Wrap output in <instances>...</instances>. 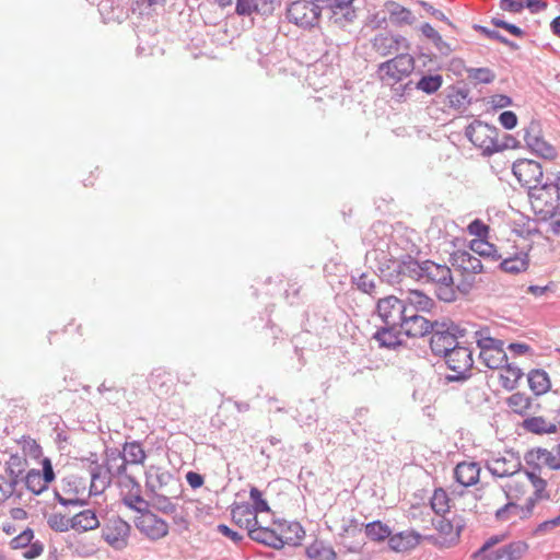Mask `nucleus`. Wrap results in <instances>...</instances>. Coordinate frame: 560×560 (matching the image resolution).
I'll return each instance as SVG.
<instances>
[{"label": "nucleus", "instance_id": "nucleus-34", "mask_svg": "<svg viewBox=\"0 0 560 560\" xmlns=\"http://www.w3.org/2000/svg\"><path fill=\"white\" fill-rule=\"evenodd\" d=\"M506 405L513 408L514 413L524 417L533 409V399L523 392L512 394L506 398Z\"/></svg>", "mask_w": 560, "mask_h": 560}, {"label": "nucleus", "instance_id": "nucleus-55", "mask_svg": "<svg viewBox=\"0 0 560 560\" xmlns=\"http://www.w3.org/2000/svg\"><path fill=\"white\" fill-rule=\"evenodd\" d=\"M258 2L256 0H236L235 2V14L238 16L258 14Z\"/></svg>", "mask_w": 560, "mask_h": 560}, {"label": "nucleus", "instance_id": "nucleus-54", "mask_svg": "<svg viewBox=\"0 0 560 560\" xmlns=\"http://www.w3.org/2000/svg\"><path fill=\"white\" fill-rule=\"evenodd\" d=\"M244 505H246V502H234L231 505V520L240 528H243L244 520L252 513V511H245Z\"/></svg>", "mask_w": 560, "mask_h": 560}, {"label": "nucleus", "instance_id": "nucleus-62", "mask_svg": "<svg viewBox=\"0 0 560 560\" xmlns=\"http://www.w3.org/2000/svg\"><path fill=\"white\" fill-rule=\"evenodd\" d=\"M509 501L502 505L500 509H498L494 513V517L498 522H504L509 518L510 513L514 510H518L520 504H517L516 501H513L512 499H508Z\"/></svg>", "mask_w": 560, "mask_h": 560}, {"label": "nucleus", "instance_id": "nucleus-7", "mask_svg": "<svg viewBox=\"0 0 560 560\" xmlns=\"http://www.w3.org/2000/svg\"><path fill=\"white\" fill-rule=\"evenodd\" d=\"M512 174L521 186H527L532 182L542 183L544 168L540 162L532 159H517L512 164Z\"/></svg>", "mask_w": 560, "mask_h": 560}, {"label": "nucleus", "instance_id": "nucleus-16", "mask_svg": "<svg viewBox=\"0 0 560 560\" xmlns=\"http://www.w3.org/2000/svg\"><path fill=\"white\" fill-rule=\"evenodd\" d=\"M422 540V535L413 529L390 534L388 548L394 552H407L415 549Z\"/></svg>", "mask_w": 560, "mask_h": 560}, {"label": "nucleus", "instance_id": "nucleus-53", "mask_svg": "<svg viewBox=\"0 0 560 560\" xmlns=\"http://www.w3.org/2000/svg\"><path fill=\"white\" fill-rule=\"evenodd\" d=\"M459 257H464V262L468 264L466 265L467 273H482L485 272L483 265L479 258L470 254L468 250L463 249L460 252Z\"/></svg>", "mask_w": 560, "mask_h": 560}, {"label": "nucleus", "instance_id": "nucleus-42", "mask_svg": "<svg viewBox=\"0 0 560 560\" xmlns=\"http://www.w3.org/2000/svg\"><path fill=\"white\" fill-rule=\"evenodd\" d=\"M152 502V508L162 514H173L176 512V505L171 501V498L162 493L148 495Z\"/></svg>", "mask_w": 560, "mask_h": 560}, {"label": "nucleus", "instance_id": "nucleus-22", "mask_svg": "<svg viewBox=\"0 0 560 560\" xmlns=\"http://www.w3.org/2000/svg\"><path fill=\"white\" fill-rule=\"evenodd\" d=\"M415 73L420 75L419 80L415 83L416 90L427 95L435 94L443 85V75L438 72H424V69L416 68Z\"/></svg>", "mask_w": 560, "mask_h": 560}, {"label": "nucleus", "instance_id": "nucleus-27", "mask_svg": "<svg viewBox=\"0 0 560 560\" xmlns=\"http://www.w3.org/2000/svg\"><path fill=\"white\" fill-rule=\"evenodd\" d=\"M121 503L129 510L140 514L138 517H151L155 514L150 510L152 503L145 500L142 493H126L121 498Z\"/></svg>", "mask_w": 560, "mask_h": 560}, {"label": "nucleus", "instance_id": "nucleus-10", "mask_svg": "<svg viewBox=\"0 0 560 560\" xmlns=\"http://www.w3.org/2000/svg\"><path fill=\"white\" fill-rule=\"evenodd\" d=\"M401 335H404V332L401 328H399V325L383 324V326L377 327L372 339L377 343L380 349L398 351L400 348L407 346Z\"/></svg>", "mask_w": 560, "mask_h": 560}, {"label": "nucleus", "instance_id": "nucleus-23", "mask_svg": "<svg viewBox=\"0 0 560 560\" xmlns=\"http://www.w3.org/2000/svg\"><path fill=\"white\" fill-rule=\"evenodd\" d=\"M423 271L420 272L422 275L423 283L436 284L439 283L444 276H452V270L446 264H439L431 259L422 260Z\"/></svg>", "mask_w": 560, "mask_h": 560}, {"label": "nucleus", "instance_id": "nucleus-8", "mask_svg": "<svg viewBox=\"0 0 560 560\" xmlns=\"http://www.w3.org/2000/svg\"><path fill=\"white\" fill-rule=\"evenodd\" d=\"M372 47L380 56L385 57L404 49L409 52L411 43L400 34L378 33L371 39Z\"/></svg>", "mask_w": 560, "mask_h": 560}, {"label": "nucleus", "instance_id": "nucleus-26", "mask_svg": "<svg viewBox=\"0 0 560 560\" xmlns=\"http://www.w3.org/2000/svg\"><path fill=\"white\" fill-rule=\"evenodd\" d=\"M528 386L538 397L547 394L551 388L549 374L544 369H533L527 374Z\"/></svg>", "mask_w": 560, "mask_h": 560}, {"label": "nucleus", "instance_id": "nucleus-13", "mask_svg": "<svg viewBox=\"0 0 560 560\" xmlns=\"http://www.w3.org/2000/svg\"><path fill=\"white\" fill-rule=\"evenodd\" d=\"M120 450L122 462L116 467V475L125 474L128 465H142L147 459V453L141 441H126Z\"/></svg>", "mask_w": 560, "mask_h": 560}, {"label": "nucleus", "instance_id": "nucleus-32", "mask_svg": "<svg viewBox=\"0 0 560 560\" xmlns=\"http://www.w3.org/2000/svg\"><path fill=\"white\" fill-rule=\"evenodd\" d=\"M249 499L252 503L246 502L244 505L245 511H252V513H272V510L268 501L264 498V493L255 486H249Z\"/></svg>", "mask_w": 560, "mask_h": 560}, {"label": "nucleus", "instance_id": "nucleus-37", "mask_svg": "<svg viewBox=\"0 0 560 560\" xmlns=\"http://www.w3.org/2000/svg\"><path fill=\"white\" fill-rule=\"evenodd\" d=\"M325 2L329 8L345 11L337 21H354L358 16L357 9L353 7L354 0H326Z\"/></svg>", "mask_w": 560, "mask_h": 560}, {"label": "nucleus", "instance_id": "nucleus-29", "mask_svg": "<svg viewBox=\"0 0 560 560\" xmlns=\"http://www.w3.org/2000/svg\"><path fill=\"white\" fill-rule=\"evenodd\" d=\"M364 534L370 541L382 544L389 541L392 527L383 523L381 520H374L364 525Z\"/></svg>", "mask_w": 560, "mask_h": 560}, {"label": "nucleus", "instance_id": "nucleus-5", "mask_svg": "<svg viewBox=\"0 0 560 560\" xmlns=\"http://www.w3.org/2000/svg\"><path fill=\"white\" fill-rule=\"evenodd\" d=\"M130 533V524L120 516L110 518L102 527V538L117 551L127 548Z\"/></svg>", "mask_w": 560, "mask_h": 560}, {"label": "nucleus", "instance_id": "nucleus-41", "mask_svg": "<svg viewBox=\"0 0 560 560\" xmlns=\"http://www.w3.org/2000/svg\"><path fill=\"white\" fill-rule=\"evenodd\" d=\"M104 454H105V460H104L103 465L105 467V475H108V477H110V478H115L116 477L115 470H116V467L118 466V465H116V463L118 460L122 462L121 450L118 447L106 446Z\"/></svg>", "mask_w": 560, "mask_h": 560}, {"label": "nucleus", "instance_id": "nucleus-44", "mask_svg": "<svg viewBox=\"0 0 560 560\" xmlns=\"http://www.w3.org/2000/svg\"><path fill=\"white\" fill-rule=\"evenodd\" d=\"M48 527L56 533H66L69 529H73L71 517L67 518L60 513H52L47 517Z\"/></svg>", "mask_w": 560, "mask_h": 560}, {"label": "nucleus", "instance_id": "nucleus-33", "mask_svg": "<svg viewBox=\"0 0 560 560\" xmlns=\"http://www.w3.org/2000/svg\"><path fill=\"white\" fill-rule=\"evenodd\" d=\"M435 285L434 294L439 301L453 303L457 300L453 275L447 278L444 276Z\"/></svg>", "mask_w": 560, "mask_h": 560}, {"label": "nucleus", "instance_id": "nucleus-64", "mask_svg": "<svg viewBox=\"0 0 560 560\" xmlns=\"http://www.w3.org/2000/svg\"><path fill=\"white\" fill-rule=\"evenodd\" d=\"M218 533H220L222 536L229 538L232 540L235 545H240L244 540V536L237 532L228 526L226 524H219L217 526Z\"/></svg>", "mask_w": 560, "mask_h": 560}, {"label": "nucleus", "instance_id": "nucleus-45", "mask_svg": "<svg viewBox=\"0 0 560 560\" xmlns=\"http://www.w3.org/2000/svg\"><path fill=\"white\" fill-rule=\"evenodd\" d=\"M351 283L355 285V288L362 293L369 294L374 298L375 293V282L372 279H369L366 272H361L358 276L354 273L351 275Z\"/></svg>", "mask_w": 560, "mask_h": 560}, {"label": "nucleus", "instance_id": "nucleus-58", "mask_svg": "<svg viewBox=\"0 0 560 560\" xmlns=\"http://www.w3.org/2000/svg\"><path fill=\"white\" fill-rule=\"evenodd\" d=\"M493 142H497V139L492 138L491 135H478V138H476V141H472V145L481 150V155L485 158H490L494 153H488L489 147L493 144Z\"/></svg>", "mask_w": 560, "mask_h": 560}, {"label": "nucleus", "instance_id": "nucleus-31", "mask_svg": "<svg viewBox=\"0 0 560 560\" xmlns=\"http://www.w3.org/2000/svg\"><path fill=\"white\" fill-rule=\"evenodd\" d=\"M447 104L453 109H460L464 106V98L469 94V88L464 81H458L446 89Z\"/></svg>", "mask_w": 560, "mask_h": 560}, {"label": "nucleus", "instance_id": "nucleus-4", "mask_svg": "<svg viewBox=\"0 0 560 560\" xmlns=\"http://www.w3.org/2000/svg\"><path fill=\"white\" fill-rule=\"evenodd\" d=\"M523 138L526 148L536 156L553 161L558 156L557 149L542 137L541 122L532 119L527 127L523 128Z\"/></svg>", "mask_w": 560, "mask_h": 560}, {"label": "nucleus", "instance_id": "nucleus-38", "mask_svg": "<svg viewBox=\"0 0 560 560\" xmlns=\"http://www.w3.org/2000/svg\"><path fill=\"white\" fill-rule=\"evenodd\" d=\"M468 79L475 81V84H491L495 80V72L488 67L466 68Z\"/></svg>", "mask_w": 560, "mask_h": 560}, {"label": "nucleus", "instance_id": "nucleus-25", "mask_svg": "<svg viewBox=\"0 0 560 560\" xmlns=\"http://www.w3.org/2000/svg\"><path fill=\"white\" fill-rule=\"evenodd\" d=\"M384 7L389 12L392 23L397 26L412 25L416 22V16L412 12L394 0H387Z\"/></svg>", "mask_w": 560, "mask_h": 560}, {"label": "nucleus", "instance_id": "nucleus-2", "mask_svg": "<svg viewBox=\"0 0 560 560\" xmlns=\"http://www.w3.org/2000/svg\"><path fill=\"white\" fill-rule=\"evenodd\" d=\"M416 72L415 56L410 52L396 54L393 58L377 66L376 74L383 83L393 84L401 82L405 78Z\"/></svg>", "mask_w": 560, "mask_h": 560}, {"label": "nucleus", "instance_id": "nucleus-46", "mask_svg": "<svg viewBox=\"0 0 560 560\" xmlns=\"http://www.w3.org/2000/svg\"><path fill=\"white\" fill-rule=\"evenodd\" d=\"M545 423L546 419L542 416H530L525 418L521 427L529 433L536 434V435H544L545 434Z\"/></svg>", "mask_w": 560, "mask_h": 560}, {"label": "nucleus", "instance_id": "nucleus-21", "mask_svg": "<svg viewBox=\"0 0 560 560\" xmlns=\"http://www.w3.org/2000/svg\"><path fill=\"white\" fill-rule=\"evenodd\" d=\"M272 524L277 525L281 533H291L293 536L284 537V540L291 539V544H287L291 547H300L302 540L305 538L306 532L299 521H287L284 518H272Z\"/></svg>", "mask_w": 560, "mask_h": 560}, {"label": "nucleus", "instance_id": "nucleus-20", "mask_svg": "<svg viewBox=\"0 0 560 560\" xmlns=\"http://www.w3.org/2000/svg\"><path fill=\"white\" fill-rule=\"evenodd\" d=\"M249 538L257 544L276 550H281L287 544H291V539H289V541L284 540V536L278 534L277 530L270 526L261 527L255 535H253L252 532Z\"/></svg>", "mask_w": 560, "mask_h": 560}, {"label": "nucleus", "instance_id": "nucleus-48", "mask_svg": "<svg viewBox=\"0 0 560 560\" xmlns=\"http://www.w3.org/2000/svg\"><path fill=\"white\" fill-rule=\"evenodd\" d=\"M35 537V532L31 527H26L24 530H22L18 536L13 537L9 545L11 549H24L31 545Z\"/></svg>", "mask_w": 560, "mask_h": 560}, {"label": "nucleus", "instance_id": "nucleus-57", "mask_svg": "<svg viewBox=\"0 0 560 560\" xmlns=\"http://www.w3.org/2000/svg\"><path fill=\"white\" fill-rule=\"evenodd\" d=\"M523 187L527 189V197H528V199L530 201L532 210L536 214V210L544 209L542 207H540L538 205V202L541 201V194H539V191L544 190V189L540 187V183H536L533 186L532 185H527V186H523Z\"/></svg>", "mask_w": 560, "mask_h": 560}, {"label": "nucleus", "instance_id": "nucleus-49", "mask_svg": "<svg viewBox=\"0 0 560 560\" xmlns=\"http://www.w3.org/2000/svg\"><path fill=\"white\" fill-rule=\"evenodd\" d=\"M23 481L25 483V488L34 495H40L44 492L38 490V486L42 483L39 469H30L24 476Z\"/></svg>", "mask_w": 560, "mask_h": 560}, {"label": "nucleus", "instance_id": "nucleus-14", "mask_svg": "<svg viewBox=\"0 0 560 560\" xmlns=\"http://www.w3.org/2000/svg\"><path fill=\"white\" fill-rule=\"evenodd\" d=\"M448 352L450 354L440 357L444 360L447 369L451 371H457V369H468L471 371L474 368L472 347L457 345V347Z\"/></svg>", "mask_w": 560, "mask_h": 560}, {"label": "nucleus", "instance_id": "nucleus-9", "mask_svg": "<svg viewBox=\"0 0 560 560\" xmlns=\"http://www.w3.org/2000/svg\"><path fill=\"white\" fill-rule=\"evenodd\" d=\"M133 523L136 528L151 541H158L170 533L168 523L156 513L151 517H135Z\"/></svg>", "mask_w": 560, "mask_h": 560}, {"label": "nucleus", "instance_id": "nucleus-19", "mask_svg": "<svg viewBox=\"0 0 560 560\" xmlns=\"http://www.w3.org/2000/svg\"><path fill=\"white\" fill-rule=\"evenodd\" d=\"M481 468L477 462H462L454 468V479L460 486L468 488L479 482Z\"/></svg>", "mask_w": 560, "mask_h": 560}, {"label": "nucleus", "instance_id": "nucleus-59", "mask_svg": "<svg viewBox=\"0 0 560 560\" xmlns=\"http://www.w3.org/2000/svg\"><path fill=\"white\" fill-rule=\"evenodd\" d=\"M524 462L529 468H525L523 466V469L521 472L525 475V471H534L536 475L540 476V472L542 470V464L539 463L537 458H535V455L533 451H526L524 454Z\"/></svg>", "mask_w": 560, "mask_h": 560}, {"label": "nucleus", "instance_id": "nucleus-35", "mask_svg": "<svg viewBox=\"0 0 560 560\" xmlns=\"http://www.w3.org/2000/svg\"><path fill=\"white\" fill-rule=\"evenodd\" d=\"M450 501L447 492L442 487H439L434 489L430 498V506L436 515L443 516L451 510Z\"/></svg>", "mask_w": 560, "mask_h": 560}, {"label": "nucleus", "instance_id": "nucleus-56", "mask_svg": "<svg viewBox=\"0 0 560 560\" xmlns=\"http://www.w3.org/2000/svg\"><path fill=\"white\" fill-rule=\"evenodd\" d=\"M447 322H448V325L453 332L455 341H458L459 346H470L471 347V342L464 339L468 332L467 328H465L464 326H462L460 323H457L450 317H447Z\"/></svg>", "mask_w": 560, "mask_h": 560}, {"label": "nucleus", "instance_id": "nucleus-36", "mask_svg": "<svg viewBox=\"0 0 560 560\" xmlns=\"http://www.w3.org/2000/svg\"><path fill=\"white\" fill-rule=\"evenodd\" d=\"M483 332H489V328L482 327L480 330L475 332L477 347L480 350H493L495 352H503L504 341L493 338L489 335L483 336Z\"/></svg>", "mask_w": 560, "mask_h": 560}, {"label": "nucleus", "instance_id": "nucleus-39", "mask_svg": "<svg viewBox=\"0 0 560 560\" xmlns=\"http://www.w3.org/2000/svg\"><path fill=\"white\" fill-rule=\"evenodd\" d=\"M65 493L80 494L85 491V479L78 475H69L60 480Z\"/></svg>", "mask_w": 560, "mask_h": 560}, {"label": "nucleus", "instance_id": "nucleus-63", "mask_svg": "<svg viewBox=\"0 0 560 560\" xmlns=\"http://www.w3.org/2000/svg\"><path fill=\"white\" fill-rule=\"evenodd\" d=\"M5 464L9 466L10 470H11V468L18 469V472H22V474L25 471V468L28 466V462H27L26 457L23 454L21 455L19 453H12L10 455L9 460Z\"/></svg>", "mask_w": 560, "mask_h": 560}, {"label": "nucleus", "instance_id": "nucleus-18", "mask_svg": "<svg viewBox=\"0 0 560 560\" xmlns=\"http://www.w3.org/2000/svg\"><path fill=\"white\" fill-rule=\"evenodd\" d=\"M407 311L412 307L415 313H429L433 314V310L436 307V302L419 289H410L402 299Z\"/></svg>", "mask_w": 560, "mask_h": 560}, {"label": "nucleus", "instance_id": "nucleus-30", "mask_svg": "<svg viewBox=\"0 0 560 560\" xmlns=\"http://www.w3.org/2000/svg\"><path fill=\"white\" fill-rule=\"evenodd\" d=\"M468 248L480 257L490 258L493 261H499L502 258L497 245L488 240H471L468 243Z\"/></svg>", "mask_w": 560, "mask_h": 560}, {"label": "nucleus", "instance_id": "nucleus-52", "mask_svg": "<svg viewBox=\"0 0 560 560\" xmlns=\"http://www.w3.org/2000/svg\"><path fill=\"white\" fill-rule=\"evenodd\" d=\"M417 3L436 20L444 22L450 28L456 31V25L439 9H435L430 2L418 0Z\"/></svg>", "mask_w": 560, "mask_h": 560}, {"label": "nucleus", "instance_id": "nucleus-12", "mask_svg": "<svg viewBox=\"0 0 560 560\" xmlns=\"http://www.w3.org/2000/svg\"><path fill=\"white\" fill-rule=\"evenodd\" d=\"M528 544L524 540H514L494 550H490L474 560H520L528 551Z\"/></svg>", "mask_w": 560, "mask_h": 560}, {"label": "nucleus", "instance_id": "nucleus-47", "mask_svg": "<svg viewBox=\"0 0 560 560\" xmlns=\"http://www.w3.org/2000/svg\"><path fill=\"white\" fill-rule=\"evenodd\" d=\"M522 147L521 142L510 133H505L503 137V141L499 142L497 139V142H493L491 147L488 149V153H499L508 149H520Z\"/></svg>", "mask_w": 560, "mask_h": 560}, {"label": "nucleus", "instance_id": "nucleus-3", "mask_svg": "<svg viewBox=\"0 0 560 560\" xmlns=\"http://www.w3.org/2000/svg\"><path fill=\"white\" fill-rule=\"evenodd\" d=\"M429 336V347L434 357H444L450 354L448 351L457 347L453 332L447 322V317L433 319Z\"/></svg>", "mask_w": 560, "mask_h": 560}, {"label": "nucleus", "instance_id": "nucleus-60", "mask_svg": "<svg viewBox=\"0 0 560 560\" xmlns=\"http://www.w3.org/2000/svg\"><path fill=\"white\" fill-rule=\"evenodd\" d=\"M506 499H512L513 501L520 500L526 492V486L522 482H515L513 485H508L503 488Z\"/></svg>", "mask_w": 560, "mask_h": 560}, {"label": "nucleus", "instance_id": "nucleus-15", "mask_svg": "<svg viewBox=\"0 0 560 560\" xmlns=\"http://www.w3.org/2000/svg\"><path fill=\"white\" fill-rule=\"evenodd\" d=\"M310 4H312L311 0H295L292 1L285 12L287 20L294 25L302 27L304 30H312L313 24L310 19Z\"/></svg>", "mask_w": 560, "mask_h": 560}, {"label": "nucleus", "instance_id": "nucleus-1", "mask_svg": "<svg viewBox=\"0 0 560 560\" xmlns=\"http://www.w3.org/2000/svg\"><path fill=\"white\" fill-rule=\"evenodd\" d=\"M375 260H377V270L381 280L390 284L401 281V277H408L416 281H422L423 271L422 260H418L410 254H404L399 259L388 257L384 252L374 250Z\"/></svg>", "mask_w": 560, "mask_h": 560}, {"label": "nucleus", "instance_id": "nucleus-24", "mask_svg": "<svg viewBox=\"0 0 560 560\" xmlns=\"http://www.w3.org/2000/svg\"><path fill=\"white\" fill-rule=\"evenodd\" d=\"M498 268L510 275H518L526 271L529 267V256L526 252L516 253L508 258L500 259Z\"/></svg>", "mask_w": 560, "mask_h": 560}, {"label": "nucleus", "instance_id": "nucleus-17", "mask_svg": "<svg viewBox=\"0 0 560 560\" xmlns=\"http://www.w3.org/2000/svg\"><path fill=\"white\" fill-rule=\"evenodd\" d=\"M147 495L159 493L163 487L167 486L174 479V475L161 467L151 465L144 472Z\"/></svg>", "mask_w": 560, "mask_h": 560}, {"label": "nucleus", "instance_id": "nucleus-40", "mask_svg": "<svg viewBox=\"0 0 560 560\" xmlns=\"http://www.w3.org/2000/svg\"><path fill=\"white\" fill-rule=\"evenodd\" d=\"M529 451H533L535 458H537L538 460H542V465H545L549 469L560 470V460L553 454L555 453L553 450L548 451L545 447L536 446V447L529 448Z\"/></svg>", "mask_w": 560, "mask_h": 560}, {"label": "nucleus", "instance_id": "nucleus-61", "mask_svg": "<svg viewBox=\"0 0 560 560\" xmlns=\"http://www.w3.org/2000/svg\"><path fill=\"white\" fill-rule=\"evenodd\" d=\"M499 122L505 130H512L517 126L518 118L513 110H504L499 115Z\"/></svg>", "mask_w": 560, "mask_h": 560}, {"label": "nucleus", "instance_id": "nucleus-50", "mask_svg": "<svg viewBox=\"0 0 560 560\" xmlns=\"http://www.w3.org/2000/svg\"><path fill=\"white\" fill-rule=\"evenodd\" d=\"M509 536V532H505V533H502V534H497V535H492L491 537H489L487 540H485V542L476 550L472 552L471 555V558H477V557H481L482 555H485L486 552L492 550V548L502 542L503 540H505Z\"/></svg>", "mask_w": 560, "mask_h": 560}, {"label": "nucleus", "instance_id": "nucleus-28", "mask_svg": "<svg viewBox=\"0 0 560 560\" xmlns=\"http://www.w3.org/2000/svg\"><path fill=\"white\" fill-rule=\"evenodd\" d=\"M73 529L78 533H84L95 529L100 526L96 511L93 509L83 510L71 517Z\"/></svg>", "mask_w": 560, "mask_h": 560}, {"label": "nucleus", "instance_id": "nucleus-6", "mask_svg": "<svg viewBox=\"0 0 560 560\" xmlns=\"http://www.w3.org/2000/svg\"><path fill=\"white\" fill-rule=\"evenodd\" d=\"M374 313L381 318L383 324L398 325L399 317L407 313L402 299L395 295H387L377 300Z\"/></svg>", "mask_w": 560, "mask_h": 560}, {"label": "nucleus", "instance_id": "nucleus-43", "mask_svg": "<svg viewBox=\"0 0 560 560\" xmlns=\"http://www.w3.org/2000/svg\"><path fill=\"white\" fill-rule=\"evenodd\" d=\"M22 445L23 455L33 459H39L43 456V448L35 439L30 435H23L19 442Z\"/></svg>", "mask_w": 560, "mask_h": 560}, {"label": "nucleus", "instance_id": "nucleus-51", "mask_svg": "<svg viewBox=\"0 0 560 560\" xmlns=\"http://www.w3.org/2000/svg\"><path fill=\"white\" fill-rule=\"evenodd\" d=\"M467 231L476 236L475 240H488L490 228L481 219H475L468 224Z\"/></svg>", "mask_w": 560, "mask_h": 560}, {"label": "nucleus", "instance_id": "nucleus-11", "mask_svg": "<svg viewBox=\"0 0 560 560\" xmlns=\"http://www.w3.org/2000/svg\"><path fill=\"white\" fill-rule=\"evenodd\" d=\"M397 322L404 335L408 338H423L430 332L433 320L425 318L417 313H405L404 317H399Z\"/></svg>", "mask_w": 560, "mask_h": 560}]
</instances>
